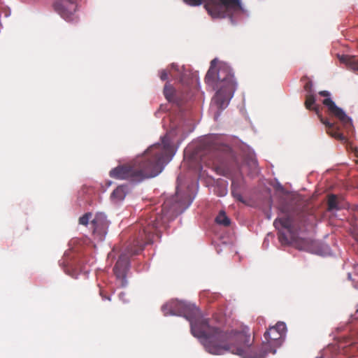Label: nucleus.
Returning a JSON list of instances; mask_svg holds the SVG:
<instances>
[{
  "label": "nucleus",
  "mask_w": 358,
  "mask_h": 358,
  "mask_svg": "<svg viewBox=\"0 0 358 358\" xmlns=\"http://www.w3.org/2000/svg\"><path fill=\"white\" fill-rule=\"evenodd\" d=\"M201 161L205 162L204 158H201Z\"/></svg>",
  "instance_id": "a878e982"
},
{
  "label": "nucleus",
  "mask_w": 358,
  "mask_h": 358,
  "mask_svg": "<svg viewBox=\"0 0 358 358\" xmlns=\"http://www.w3.org/2000/svg\"><path fill=\"white\" fill-rule=\"evenodd\" d=\"M353 343H354V342H350V343H349V345H352Z\"/></svg>",
  "instance_id": "393cba45"
},
{
  "label": "nucleus",
  "mask_w": 358,
  "mask_h": 358,
  "mask_svg": "<svg viewBox=\"0 0 358 358\" xmlns=\"http://www.w3.org/2000/svg\"><path fill=\"white\" fill-rule=\"evenodd\" d=\"M164 96H165L166 99L169 101H173L174 90H173V88L171 86H170V85L166 84L164 86Z\"/></svg>",
  "instance_id": "f3484780"
},
{
  "label": "nucleus",
  "mask_w": 358,
  "mask_h": 358,
  "mask_svg": "<svg viewBox=\"0 0 358 358\" xmlns=\"http://www.w3.org/2000/svg\"><path fill=\"white\" fill-rule=\"evenodd\" d=\"M353 152L355 153V157L358 158V149L357 148H354Z\"/></svg>",
  "instance_id": "412c9836"
},
{
  "label": "nucleus",
  "mask_w": 358,
  "mask_h": 358,
  "mask_svg": "<svg viewBox=\"0 0 358 358\" xmlns=\"http://www.w3.org/2000/svg\"><path fill=\"white\" fill-rule=\"evenodd\" d=\"M170 67H171V69H175V68L176 67V65L175 64H173H173H171L170 65Z\"/></svg>",
  "instance_id": "4be33fe9"
},
{
  "label": "nucleus",
  "mask_w": 358,
  "mask_h": 358,
  "mask_svg": "<svg viewBox=\"0 0 358 358\" xmlns=\"http://www.w3.org/2000/svg\"><path fill=\"white\" fill-rule=\"evenodd\" d=\"M286 332V325L279 322L275 326L270 327L264 333L265 341L261 348L254 345L255 339L251 336L250 329L243 327L240 330L232 329L224 331L227 338V344L238 348L237 351L223 350L222 355L230 352L242 358H264L267 353H275L276 348L281 345Z\"/></svg>",
  "instance_id": "7ed1b4c3"
},
{
  "label": "nucleus",
  "mask_w": 358,
  "mask_h": 358,
  "mask_svg": "<svg viewBox=\"0 0 358 358\" xmlns=\"http://www.w3.org/2000/svg\"><path fill=\"white\" fill-rule=\"evenodd\" d=\"M100 294L102 296V298H103V299H107L108 300H110V299L109 297L103 296L102 295L101 292H100Z\"/></svg>",
  "instance_id": "b1692460"
},
{
  "label": "nucleus",
  "mask_w": 358,
  "mask_h": 358,
  "mask_svg": "<svg viewBox=\"0 0 358 358\" xmlns=\"http://www.w3.org/2000/svg\"><path fill=\"white\" fill-rule=\"evenodd\" d=\"M215 222L220 225L227 227L230 224V220L224 211H220L215 218Z\"/></svg>",
  "instance_id": "dca6fc26"
},
{
  "label": "nucleus",
  "mask_w": 358,
  "mask_h": 358,
  "mask_svg": "<svg viewBox=\"0 0 358 358\" xmlns=\"http://www.w3.org/2000/svg\"><path fill=\"white\" fill-rule=\"evenodd\" d=\"M174 154V148L169 137L164 136L162 138L161 143L151 145L143 155L132 162L113 169L109 175L117 180L141 182L159 174Z\"/></svg>",
  "instance_id": "f257e3e1"
},
{
  "label": "nucleus",
  "mask_w": 358,
  "mask_h": 358,
  "mask_svg": "<svg viewBox=\"0 0 358 358\" xmlns=\"http://www.w3.org/2000/svg\"><path fill=\"white\" fill-rule=\"evenodd\" d=\"M160 78L162 80H166L168 79V73L166 70H162L160 73Z\"/></svg>",
  "instance_id": "aec40b11"
},
{
  "label": "nucleus",
  "mask_w": 358,
  "mask_h": 358,
  "mask_svg": "<svg viewBox=\"0 0 358 358\" xmlns=\"http://www.w3.org/2000/svg\"><path fill=\"white\" fill-rule=\"evenodd\" d=\"M127 194V186L120 185L111 194V199L115 201H122Z\"/></svg>",
  "instance_id": "4468645a"
},
{
  "label": "nucleus",
  "mask_w": 358,
  "mask_h": 358,
  "mask_svg": "<svg viewBox=\"0 0 358 358\" xmlns=\"http://www.w3.org/2000/svg\"><path fill=\"white\" fill-rule=\"evenodd\" d=\"M93 234L99 241H102L106 234L108 227V221L106 217L103 213H98L95 215L91 222Z\"/></svg>",
  "instance_id": "9b49d317"
},
{
  "label": "nucleus",
  "mask_w": 358,
  "mask_h": 358,
  "mask_svg": "<svg viewBox=\"0 0 358 358\" xmlns=\"http://www.w3.org/2000/svg\"><path fill=\"white\" fill-rule=\"evenodd\" d=\"M337 57L341 62L345 64L355 71H358V58L356 56L338 55Z\"/></svg>",
  "instance_id": "ddd939ff"
},
{
  "label": "nucleus",
  "mask_w": 358,
  "mask_h": 358,
  "mask_svg": "<svg viewBox=\"0 0 358 358\" xmlns=\"http://www.w3.org/2000/svg\"><path fill=\"white\" fill-rule=\"evenodd\" d=\"M226 193H227V190H226V189H223V190H222V193L221 194H220V196H223V195H224Z\"/></svg>",
  "instance_id": "5701e85b"
},
{
  "label": "nucleus",
  "mask_w": 358,
  "mask_h": 358,
  "mask_svg": "<svg viewBox=\"0 0 358 358\" xmlns=\"http://www.w3.org/2000/svg\"><path fill=\"white\" fill-rule=\"evenodd\" d=\"M185 3L191 6L201 5L206 1L205 8L213 17L223 18L229 16L231 12L241 9V3L238 0H183Z\"/></svg>",
  "instance_id": "39448f33"
},
{
  "label": "nucleus",
  "mask_w": 358,
  "mask_h": 358,
  "mask_svg": "<svg viewBox=\"0 0 358 358\" xmlns=\"http://www.w3.org/2000/svg\"><path fill=\"white\" fill-rule=\"evenodd\" d=\"M54 8L65 20L73 21L76 17L77 0H57L54 3Z\"/></svg>",
  "instance_id": "9d476101"
},
{
  "label": "nucleus",
  "mask_w": 358,
  "mask_h": 358,
  "mask_svg": "<svg viewBox=\"0 0 358 358\" xmlns=\"http://www.w3.org/2000/svg\"><path fill=\"white\" fill-rule=\"evenodd\" d=\"M92 215L91 213H85L79 218V224L86 226L89 223L90 220L92 218Z\"/></svg>",
  "instance_id": "a211bd4d"
},
{
  "label": "nucleus",
  "mask_w": 358,
  "mask_h": 358,
  "mask_svg": "<svg viewBox=\"0 0 358 358\" xmlns=\"http://www.w3.org/2000/svg\"><path fill=\"white\" fill-rule=\"evenodd\" d=\"M357 312H358V308L357 309Z\"/></svg>",
  "instance_id": "bb28decb"
},
{
  "label": "nucleus",
  "mask_w": 358,
  "mask_h": 358,
  "mask_svg": "<svg viewBox=\"0 0 358 358\" xmlns=\"http://www.w3.org/2000/svg\"><path fill=\"white\" fill-rule=\"evenodd\" d=\"M129 266V260L126 255H122L117 261L113 271L117 278L122 280V285L124 286L125 273Z\"/></svg>",
  "instance_id": "f8f14e48"
},
{
  "label": "nucleus",
  "mask_w": 358,
  "mask_h": 358,
  "mask_svg": "<svg viewBox=\"0 0 358 358\" xmlns=\"http://www.w3.org/2000/svg\"><path fill=\"white\" fill-rule=\"evenodd\" d=\"M357 162H358V160H357Z\"/></svg>",
  "instance_id": "cd10ccee"
},
{
  "label": "nucleus",
  "mask_w": 358,
  "mask_h": 358,
  "mask_svg": "<svg viewBox=\"0 0 358 358\" xmlns=\"http://www.w3.org/2000/svg\"><path fill=\"white\" fill-rule=\"evenodd\" d=\"M165 316L182 315L190 322L191 332L194 336L201 339L206 350L213 355H222L223 350L237 351L238 348L227 344V337L224 331L212 327L208 320L201 317L199 309L193 304L178 300H172L162 307Z\"/></svg>",
  "instance_id": "f03ea898"
},
{
  "label": "nucleus",
  "mask_w": 358,
  "mask_h": 358,
  "mask_svg": "<svg viewBox=\"0 0 358 358\" xmlns=\"http://www.w3.org/2000/svg\"><path fill=\"white\" fill-rule=\"evenodd\" d=\"M205 81L217 90L213 98V102L219 109L225 108L236 89V83L230 66L215 58L210 62Z\"/></svg>",
  "instance_id": "20e7f679"
},
{
  "label": "nucleus",
  "mask_w": 358,
  "mask_h": 358,
  "mask_svg": "<svg viewBox=\"0 0 358 358\" xmlns=\"http://www.w3.org/2000/svg\"><path fill=\"white\" fill-rule=\"evenodd\" d=\"M327 205L328 210L329 211L340 209V207L338 206V198L335 194L329 195Z\"/></svg>",
  "instance_id": "2eb2a0df"
},
{
  "label": "nucleus",
  "mask_w": 358,
  "mask_h": 358,
  "mask_svg": "<svg viewBox=\"0 0 358 358\" xmlns=\"http://www.w3.org/2000/svg\"><path fill=\"white\" fill-rule=\"evenodd\" d=\"M157 220L155 218L154 220H150L146 226L143 227L142 230L139 231L136 238L127 248L129 255H138L143 250L145 245L152 243L154 234L159 227V223Z\"/></svg>",
  "instance_id": "423d86ee"
},
{
  "label": "nucleus",
  "mask_w": 358,
  "mask_h": 358,
  "mask_svg": "<svg viewBox=\"0 0 358 358\" xmlns=\"http://www.w3.org/2000/svg\"><path fill=\"white\" fill-rule=\"evenodd\" d=\"M315 101L316 99L315 95L312 94H306V100L304 102L306 108L310 110H313L317 114L320 122L326 126L327 132L330 136L338 140H344L345 136L337 129V128L335 126V124L329 122L328 119L322 117L320 112V106L315 104Z\"/></svg>",
  "instance_id": "6e6552de"
},
{
  "label": "nucleus",
  "mask_w": 358,
  "mask_h": 358,
  "mask_svg": "<svg viewBox=\"0 0 358 358\" xmlns=\"http://www.w3.org/2000/svg\"><path fill=\"white\" fill-rule=\"evenodd\" d=\"M280 211L285 213V217H278L273 222L274 227L278 230V236L282 245H287L296 238L294 231L292 220L288 215V210L285 207L280 208Z\"/></svg>",
  "instance_id": "0eeeda50"
},
{
  "label": "nucleus",
  "mask_w": 358,
  "mask_h": 358,
  "mask_svg": "<svg viewBox=\"0 0 358 358\" xmlns=\"http://www.w3.org/2000/svg\"><path fill=\"white\" fill-rule=\"evenodd\" d=\"M312 88H313V84H312V82L311 81H308L307 82L305 85H304V89L306 91H307L308 92H312Z\"/></svg>",
  "instance_id": "6ab92c4d"
},
{
  "label": "nucleus",
  "mask_w": 358,
  "mask_h": 358,
  "mask_svg": "<svg viewBox=\"0 0 358 358\" xmlns=\"http://www.w3.org/2000/svg\"><path fill=\"white\" fill-rule=\"evenodd\" d=\"M319 94L326 97L322 103L327 108V113L331 117L338 119L344 126L351 125V119L345 114L343 110L337 106L335 102L329 97L330 93L328 91H320Z\"/></svg>",
  "instance_id": "1a4fd4ad"
}]
</instances>
